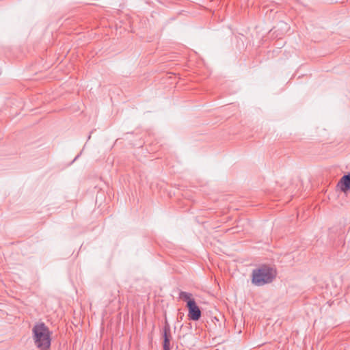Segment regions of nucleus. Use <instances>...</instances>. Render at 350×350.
<instances>
[{
    "label": "nucleus",
    "mask_w": 350,
    "mask_h": 350,
    "mask_svg": "<svg viewBox=\"0 0 350 350\" xmlns=\"http://www.w3.org/2000/svg\"><path fill=\"white\" fill-rule=\"evenodd\" d=\"M163 350H170V340L172 339L170 326L166 321L163 327Z\"/></svg>",
    "instance_id": "20e7f679"
},
{
    "label": "nucleus",
    "mask_w": 350,
    "mask_h": 350,
    "mask_svg": "<svg viewBox=\"0 0 350 350\" xmlns=\"http://www.w3.org/2000/svg\"><path fill=\"white\" fill-rule=\"evenodd\" d=\"M191 297L192 295L187 292L180 291L179 293V298L184 301H186L187 302L189 301V300H194L193 299L191 298Z\"/></svg>",
    "instance_id": "423d86ee"
},
{
    "label": "nucleus",
    "mask_w": 350,
    "mask_h": 350,
    "mask_svg": "<svg viewBox=\"0 0 350 350\" xmlns=\"http://www.w3.org/2000/svg\"><path fill=\"white\" fill-rule=\"evenodd\" d=\"M276 274V270L273 268L267 265H262L252 271V282L256 286H263L271 283L275 278Z\"/></svg>",
    "instance_id": "f03ea898"
},
{
    "label": "nucleus",
    "mask_w": 350,
    "mask_h": 350,
    "mask_svg": "<svg viewBox=\"0 0 350 350\" xmlns=\"http://www.w3.org/2000/svg\"><path fill=\"white\" fill-rule=\"evenodd\" d=\"M187 307L188 308V317L189 319L198 321L201 317V311L196 305L195 300H189L187 301Z\"/></svg>",
    "instance_id": "7ed1b4c3"
},
{
    "label": "nucleus",
    "mask_w": 350,
    "mask_h": 350,
    "mask_svg": "<svg viewBox=\"0 0 350 350\" xmlns=\"http://www.w3.org/2000/svg\"><path fill=\"white\" fill-rule=\"evenodd\" d=\"M337 186L345 193L350 190V173L344 175L338 183Z\"/></svg>",
    "instance_id": "39448f33"
},
{
    "label": "nucleus",
    "mask_w": 350,
    "mask_h": 350,
    "mask_svg": "<svg viewBox=\"0 0 350 350\" xmlns=\"http://www.w3.org/2000/svg\"><path fill=\"white\" fill-rule=\"evenodd\" d=\"M35 345L40 350H48L51 346V332L44 323L36 324L33 329Z\"/></svg>",
    "instance_id": "f257e3e1"
}]
</instances>
